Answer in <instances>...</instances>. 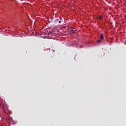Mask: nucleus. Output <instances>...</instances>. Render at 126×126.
Listing matches in <instances>:
<instances>
[{"label": "nucleus", "instance_id": "1", "mask_svg": "<svg viewBox=\"0 0 126 126\" xmlns=\"http://www.w3.org/2000/svg\"><path fill=\"white\" fill-rule=\"evenodd\" d=\"M100 39L101 40H103L104 39V36H103V34H101Z\"/></svg>", "mask_w": 126, "mask_h": 126}, {"label": "nucleus", "instance_id": "2", "mask_svg": "<svg viewBox=\"0 0 126 126\" xmlns=\"http://www.w3.org/2000/svg\"><path fill=\"white\" fill-rule=\"evenodd\" d=\"M97 42L98 43H101V42H102V40H97Z\"/></svg>", "mask_w": 126, "mask_h": 126}, {"label": "nucleus", "instance_id": "3", "mask_svg": "<svg viewBox=\"0 0 126 126\" xmlns=\"http://www.w3.org/2000/svg\"><path fill=\"white\" fill-rule=\"evenodd\" d=\"M102 17H103V16H99V19H101Z\"/></svg>", "mask_w": 126, "mask_h": 126}]
</instances>
